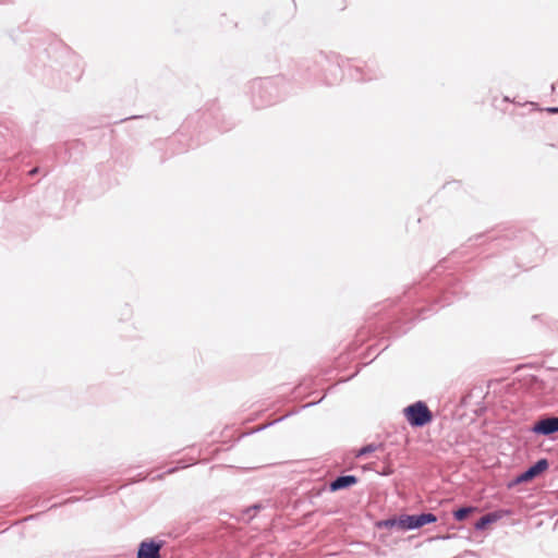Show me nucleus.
I'll list each match as a JSON object with an SVG mask.
<instances>
[{
  "label": "nucleus",
  "mask_w": 558,
  "mask_h": 558,
  "mask_svg": "<svg viewBox=\"0 0 558 558\" xmlns=\"http://www.w3.org/2000/svg\"><path fill=\"white\" fill-rule=\"evenodd\" d=\"M403 413L405 418L412 426H424L430 423L433 420V414L430 410L422 401H417L407 407Z\"/></svg>",
  "instance_id": "1"
},
{
  "label": "nucleus",
  "mask_w": 558,
  "mask_h": 558,
  "mask_svg": "<svg viewBox=\"0 0 558 558\" xmlns=\"http://www.w3.org/2000/svg\"><path fill=\"white\" fill-rule=\"evenodd\" d=\"M437 518L432 513H422L418 515H401L398 519V526L401 530L418 529L425 524L434 523Z\"/></svg>",
  "instance_id": "2"
},
{
  "label": "nucleus",
  "mask_w": 558,
  "mask_h": 558,
  "mask_svg": "<svg viewBox=\"0 0 558 558\" xmlns=\"http://www.w3.org/2000/svg\"><path fill=\"white\" fill-rule=\"evenodd\" d=\"M548 469V462L546 459L538 460L534 465L523 472L517 477V483L529 482L546 471Z\"/></svg>",
  "instance_id": "3"
},
{
  "label": "nucleus",
  "mask_w": 558,
  "mask_h": 558,
  "mask_svg": "<svg viewBox=\"0 0 558 558\" xmlns=\"http://www.w3.org/2000/svg\"><path fill=\"white\" fill-rule=\"evenodd\" d=\"M536 434L550 435L558 432V417H547L538 421L532 428Z\"/></svg>",
  "instance_id": "4"
},
{
  "label": "nucleus",
  "mask_w": 558,
  "mask_h": 558,
  "mask_svg": "<svg viewBox=\"0 0 558 558\" xmlns=\"http://www.w3.org/2000/svg\"><path fill=\"white\" fill-rule=\"evenodd\" d=\"M161 544L153 541L143 542L137 551V558H160Z\"/></svg>",
  "instance_id": "5"
},
{
  "label": "nucleus",
  "mask_w": 558,
  "mask_h": 558,
  "mask_svg": "<svg viewBox=\"0 0 558 558\" xmlns=\"http://www.w3.org/2000/svg\"><path fill=\"white\" fill-rule=\"evenodd\" d=\"M356 482H357V480L353 475L339 476L330 484V489L332 492L343 489V488L354 485Z\"/></svg>",
  "instance_id": "6"
},
{
  "label": "nucleus",
  "mask_w": 558,
  "mask_h": 558,
  "mask_svg": "<svg viewBox=\"0 0 558 558\" xmlns=\"http://www.w3.org/2000/svg\"><path fill=\"white\" fill-rule=\"evenodd\" d=\"M497 520V515L494 513H488L484 517H482L475 524V527L477 530H483L487 526V524L494 522Z\"/></svg>",
  "instance_id": "7"
},
{
  "label": "nucleus",
  "mask_w": 558,
  "mask_h": 558,
  "mask_svg": "<svg viewBox=\"0 0 558 558\" xmlns=\"http://www.w3.org/2000/svg\"><path fill=\"white\" fill-rule=\"evenodd\" d=\"M475 511V508L473 507H465V508H460L458 509L457 511H454L453 515L456 518V520L458 521H462L464 520L470 513L474 512Z\"/></svg>",
  "instance_id": "8"
},
{
  "label": "nucleus",
  "mask_w": 558,
  "mask_h": 558,
  "mask_svg": "<svg viewBox=\"0 0 558 558\" xmlns=\"http://www.w3.org/2000/svg\"><path fill=\"white\" fill-rule=\"evenodd\" d=\"M375 449L376 447L373 445L365 446L359 451L357 457L375 451Z\"/></svg>",
  "instance_id": "9"
},
{
  "label": "nucleus",
  "mask_w": 558,
  "mask_h": 558,
  "mask_svg": "<svg viewBox=\"0 0 558 558\" xmlns=\"http://www.w3.org/2000/svg\"><path fill=\"white\" fill-rule=\"evenodd\" d=\"M380 525L385 527H392L395 525H398V519H389L380 523Z\"/></svg>",
  "instance_id": "10"
},
{
  "label": "nucleus",
  "mask_w": 558,
  "mask_h": 558,
  "mask_svg": "<svg viewBox=\"0 0 558 558\" xmlns=\"http://www.w3.org/2000/svg\"><path fill=\"white\" fill-rule=\"evenodd\" d=\"M37 172H38V168H34V169H32V170L29 171V173H28V174H29V175H34V174H36Z\"/></svg>",
  "instance_id": "11"
}]
</instances>
